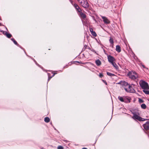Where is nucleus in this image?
Masks as SVG:
<instances>
[{
  "instance_id": "nucleus-3",
  "label": "nucleus",
  "mask_w": 149,
  "mask_h": 149,
  "mask_svg": "<svg viewBox=\"0 0 149 149\" xmlns=\"http://www.w3.org/2000/svg\"><path fill=\"white\" fill-rule=\"evenodd\" d=\"M127 75L129 77L133 80L136 79L138 77V76L137 73L132 71L129 72Z\"/></svg>"
},
{
  "instance_id": "nucleus-1",
  "label": "nucleus",
  "mask_w": 149,
  "mask_h": 149,
  "mask_svg": "<svg viewBox=\"0 0 149 149\" xmlns=\"http://www.w3.org/2000/svg\"><path fill=\"white\" fill-rule=\"evenodd\" d=\"M141 87L143 89V92L146 94H149V86L148 83L143 80H141L139 82Z\"/></svg>"
},
{
  "instance_id": "nucleus-18",
  "label": "nucleus",
  "mask_w": 149,
  "mask_h": 149,
  "mask_svg": "<svg viewBox=\"0 0 149 149\" xmlns=\"http://www.w3.org/2000/svg\"><path fill=\"white\" fill-rule=\"evenodd\" d=\"M118 99L122 102H124V97L119 96L118 97Z\"/></svg>"
},
{
  "instance_id": "nucleus-28",
  "label": "nucleus",
  "mask_w": 149,
  "mask_h": 149,
  "mask_svg": "<svg viewBox=\"0 0 149 149\" xmlns=\"http://www.w3.org/2000/svg\"><path fill=\"white\" fill-rule=\"evenodd\" d=\"M70 2L72 4V5L73 6L74 4H73L72 3V1L71 0H70Z\"/></svg>"
},
{
  "instance_id": "nucleus-30",
  "label": "nucleus",
  "mask_w": 149,
  "mask_h": 149,
  "mask_svg": "<svg viewBox=\"0 0 149 149\" xmlns=\"http://www.w3.org/2000/svg\"><path fill=\"white\" fill-rule=\"evenodd\" d=\"M82 149H87L86 148H83Z\"/></svg>"
},
{
  "instance_id": "nucleus-2",
  "label": "nucleus",
  "mask_w": 149,
  "mask_h": 149,
  "mask_svg": "<svg viewBox=\"0 0 149 149\" xmlns=\"http://www.w3.org/2000/svg\"><path fill=\"white\" fill-rule=\"evenodd\" d=\"M124 89L126 92L130 93L135 92V90L130 85L128 84L127 82H125L124 83Z\"/></svg>"
},
{
  "instance_id": "nucleus-16",
  "label": "nucleus",
  "mask_w": 149,
  "mask_h": 149,
  "mask_svg": "<svg viewBox=\"0 0 149 149\" xmlns=\"http://www.w3.org/2000/svg\"><path fill=\"white\" fill-rule=\"evenodd\" d=\"M111 63L116 69H117L118 68V65L114 62Z\"/></svg>"
},
{
  "instance_id": "nucleus-19",
  "label": "nucleus",
  "mask_w": 149,
  "mask_h": 149,
  "mask_svg": "<svg viewBox=\"0 0 149 149\" xmlns=\"http://www.w3.org/2000/svg\"><path fill=\"white\" fill-rule=\"evenodd\" d=\"M141 107L144 109H145L146 108V105L144 104H142L141 105Z\"/></svg>"
},
{
  "instance_id": "nucleus-21",
  "label": "nucleus",
  "mask_w": 149,
  "mask_h": 149,
  "mask_svg": "<svg viewBox=\"0 0 149 149\" xmlns=\"http://www.w3.org/2000/svg\"><path fill=\"white\" fill-rule=\"evenodd\" d=\"M56 73H54L53 74V75L51 77H49V74H48V81H49V80H50V79L52 77H53V76H54V75L56 74Z\"/></svg>"
},
{
  "instance_id": "nucleus-5",
  "label": "nucleus",
  "mask_w": 149,
  "mask_h": 149,
  "mask_svg": "<svg viewBox=\"0 0 149 149\" xmlns=\"http://www.w3.org/2000/svg\"><path fill=\"white\" fill-rule=\"evenodd\" d=\"M133 116L132 117V118L135 120H137L139 121H143L147 120L146 119H144L142 118L141 117L139 116L136 114L135 113H133Z\"/></svg>"
},
{
  "instance_id": "nucleus-4",
  "label": "nucleus",
  "mask_w": 149,
  "mask_h": 149,
  "mask_svg": "<svg viewBox=\"0 0 149 149\" xmlns=\"http://www.w3.org/2000/svg\"><path fill=\"white\" fill-rule=\"evenodd\" d=\"M81 5L84 8H87L89 6V4L86 0H78Z\"/></svg>"
},
{
  "instance_id": "nucleus-13",
  "label": "nucleus",
  "mask_w": 149,
  "mask_h": 149,
  "mask_svg": "<svg viewBox=\"0 0 149 149\" xmlns=\"http://www.w3.org/2000/svg\"><path fill=\"white\" fill-rule=\"evenodd\" d=\"M116 50L118 52L121 51L120 47L119 45H116Z\"/></svg>"
},
{
  "instance_id": "nucleus-17",
  "label": "nucleus",
  "mask_w": 149,
  "mask_h": 149,
  "mask_svg": "<svg viewBox=\"0 0 149 149\" xmlns=\"http://www.w3.org/2000/svg\"><path fill=\"white\" fill-rule=\"evenodd\" d=\"M44 120L45 122L48 123L49 122L50 119L48 117H46L45 118Z\"/></svg>"
},
{
  "instance_id": "nucleus-8",
  "label": "nucleus",
  "mask_w": 149,
  "mask_h": 149,
  "mask_svg": "<svg viewBox=\"0 0 149 149\" xmlns=\"http://www.w3.org/2000/svg\"><path fill=\"white\" fill-rule=\"evenodd\" d=\"M108 58L109 61L111 63L113 62L115 60L114 57L110 55L108 56Z\"/></svg>"
},
{
  "instance_id": "nucleus-25",
  "label": "nucleus",
  "mask_w": 149,
  "mask_h": 149,
  "mask_svg": "<svg viewBox=\"0 0 149 149\" xmlns=\"http://www.w3.org/2000/svg\"><path fill=\"white\" fill-rule=\"evenodd\" d=\"M103 75L102 73H100L99 74V76L101 78L102 77H103Z\"/></svg>"
},
{
  "instance_id": "nucleus-14",
  "label": "nucleus",
  "mask_w": 149,
  "mask_h": 149,
  "mask_svg": "<svg viewBox=\"0 0 149 149\" xmlns=\"http://www.w3.org/2000/svg\"><path fill=\"white\" fill-rule=\"evenodd\" d=\"M95 63L98 66H99L101 65V62L98 59L95 61Z\"/></svg>"
},
{
  "instance_id": "nucleus-10",
  "label": "nucleus",
  "mask_w": 149,
  "mask_h": 149,
  "mask_svg": "<svg viewBox=\"0 0 149 149\" xmlns=\"http://www.w3.org/2000/svg\"><path fill=\"white\" fill-rule=\"evenodd\" d=\"M124 102L125 103L130 102V99L127 96H124Z\"/></svg>"
},
{
  "instance_id": "nucleus-20",
  "label": "nucleus",
  "mask_w": 149,
  "mask_h": 149,
  "mask_svg": "<svg viewBox=\"0 0 149 149\" xmlns=\"http://www.w3.org/2000/svg\"><path fill=\"white\" fill-rule=\"evenodd\" d=\"M107 75L110 76H113L114 75V74H112L109 72H107Z\"/></svg>"
},
{
  "instance_id": "nucleus-26",
  "label": "nucleus",
  "mask_w": 149,
  "mask_h": 149,
  "mask_svg": "<svg viewBox=\"0 0 149 149\" xmlns=\"http://www.w3.org/2000/svg\"><path fill=\"white\" fill-rule=\"evenodd\" d=\"M90 31L91 33H92V32L93 31V30L92 28H90Z\"/></svg>"
},
{
  "instance_id": "nucleus-7",
  "label": "nucleus",
  "mask_w": 149,
  "mask_h": 149,
  "mask_svg": "<svg viewBox=\"0 0 149 149\" xmlns=\"http://www.w3.org/2000/svg\"><path fill=\"white\" fill-rule=\"evenodd\" d=\"M101 17L103 19V22L105 23L106 24H108L110 23V21L106 17L103 16H102Z\"/></svg>"
},
{
  "instance_id": "nucleus-15",
  "label": "nucleus",
  "mask_w": 149,
  "mask_h": 149,
  "mask_svg": "<svg viewBox=\"0 0 149 149\" xmlns=\"http://www.w3.org/2000/svg\"><path fill=\"white\" fill-rule=\"evenodd\" d=\"M109 41L110 43L111 44V46H112V47H113V46L114 45V42L113 39L111 37L109 40Z\"/></svg>"
},
{
  "instance_id": "nucleus-31",
  "label": "nucleus",
  "mask_w": 149,
  "mask_h": 149,
  "mask_svg": "<svg viewBox=\"0 0 149 149\" xmlns=\"http://www.w3.org/2000/svg\"><path fill=\"white\" fill-rule=\"evenodd\" d=\"M41 149H44L43 148H42Z\"/></svg>"
},
{
  "instance_id": "nucleus-24",
  "label": "nucleus",
  "mask_w": 149,
  "mask_h": 149,
  "mask_svg": "<svg viewBox=\"0 0 149 149\" xmlns=\"http://www.w3.org/2000/svg\"><path fill=\"white\" fill-rule=\"evenodd\" d=\"M57 149H63V148L62 146H59L58 147Z\"/></svg>"
},
{
  "instance_id": "nucleus-29",
  "label": "nucleus",
  "mask_w": 149,
  "mask_h": 149,
  "mask_svg": "<svg viewBox=\"0 0 149 149\" xmlns=\"http://www.w3.org/2000/svg\"><path fill=\"white\" fill-rule=\"evenodd\" d=\"M103 81L106 84H107V83L105 81H104V80H103Z\"/></svg>"
},
{
  "instance_id": "nucleus-6",
  "label": "nucleus",
  "mask_w": 149,
  "mask_h": 149,
  "mask_svg": "<svg viewBox=\"0 0 149 149\" xmlns=\"http://www.w3.org/2000/svg\"><path fill=\"white\" fill-rule=\"evenodd\" d=\"M143 127L146 130L149 129V122L147 121L146 123L143 125Z\"/></svg>"
},
{
  "instance_id": "nucleus-27",
  "label": "nucleus",
  "mask_w": 149,
  "mask_h": 149,
  "mask_svg": "<svg viewBox=\"0 0 149 149\" xmlns=\"http://www.w3.org/2000/svg\"><path fill=\"white\" fill-rule=\"evenodd\" d=\"M139 101L141 103L142 102H143V100L141 99H139Z\"/></svg>"
},
{
  "instance_id": "nucleus-11",
  "label": "nucleus",
  "mask_w": 149,
  "mask_h": 149,
  "mask_svg": "<svg viewBox=\"0 0 149 149\" xmlns=\"http://www.w3.org/2000/svg\"><path fill=\"white\" fill-rule=\"evenodd\" d=\"M80 15L81 17L84 19H85L86 18V14L83 13L81 11L79 12Z\"/></svg>"
},
{
  "instance_id": "nucleus-23",
  "label": "nucleus",
  "mask_w": 149,
  "mask_h": 149,
  "mask_svg": "<svg viewBox=\"0 0 149 149\" xmlns=\"http://www.w3.org/2000/svg\"><path fill=\"white\" fill-rule=\"evenodd\" d=\"M92 34L93 36H94L96 37L97 36V34H96V33L95 31H93L92 33H91Z\"/></svg>"
},
{
  "instance_id": "nucleus-12",
  "label": "nucleus",
  "mask_w": 149,
  "mask_h": 149,
  "mask_svg": "<svg viewBox=\"0 0 149 149\" xmlns=\"http://www.w3.org/2000/svg\"><path fill=\"white\" fill-rule=\"evenodd\" d=\"M3 31V33L4 34V31ZM4 35H6V36L8 38H10L12 36V35L8 33L7 32H5Z\"/></svg>"
},
{
  "instance_id": "nucleus-9",
  "label": "nucleus",
  "mask_w": 149,
  "mask_h": 149,
  "mask_svg": "<svg viewBox=\"0 0 149 149\" xmlns=\"http://www.w3.org/2000/svg\"><path fill=\"white\" fill-rule=\"evenodd\" d=\"M73 6L76 9V10L78 11V12H80L81 11V9L80 8V7L76 3L74 4L73 5Z\"/></svg>"
},
{
  "instance_id": "nucleus-22",
  "label": "nucleus",
  "mask_w": 149,
  "mask_h": 149,
  "mask_svg": "<svg viewBox=\"0 0 149 149\" xmlns=\"http://www.w3.org/2000/svg\"><path fill=\"white\" fill-rule=\"evenodd\" d=\"M11 40L16 45H17L18 44L17 42L15 40L14 38H11Z\"/></svg>"
}]
</instances>
